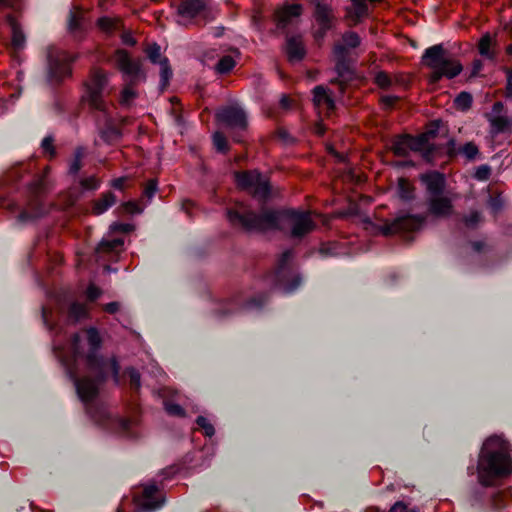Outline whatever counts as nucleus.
<instances>
[{
    "mask_svg": "<svg viewBox=\"0 0 512 512\" xmlns=\"http://www.w3.org/2000/svg\"><path fill=\"white\" fill-rule=\"evenodd\" d=\"M101 336L96 328H89L74 334L63 347H55L56 355L73 380L79 398L85 403L87 412L100 425L113 428L125 437H136L137 422L132 419L112 417L104 406L92 404L98 394V387L106 377L112 375L119 383V366L115 358L98 357Z\"/></svg>",
    "mask_w": 512,
    "mask_h": 512,
    "instance_id": "nucleus-1",
    "label": "nucleus"
},
{
    "mask_svg": "<svg viewBox=\"0 0 512 512\" xmlns=\"http://www.w3.org/2000/svg\"><path fill=\"white\" fill-rule=\"evenodd\" d=\"M227 217L233 226L247 231L289 228L291 236L295 238L302 237L315 228L310 212L295 210L279 212L262 208L260 213H256L243 202H237L234 207L228 209Z\"/></svg>",
    "mask_w": 512,
    "mask_h": 512,
    "instance_id": "nucleus-2",
    "label": "nucleus"
},
{
    "mask_svg": "<svg viewBox=\"0 0 512 512\" xmlns=\"http://www.w3.org/2000/svg\"><path fill=\"white\" fill-rule=\"evenodd\" d=\"M478 480L483 486H492L498 479L512 473L509 444L499 436L488 438L478 461Z\"/></svg>",
    "mask_w": 512,
    "mask_h": 512,
    "instance_id": "nucleus-3",
    "label": "nucleus"
},
{
    "mask_svg": "<svg viewBox=\"0 0 512 512\" xmlns=\"http://www.w3.org/2000/svg\"><path fill=\"white\" fill-rule=\"evenodd\" d=\"M424 64L432 70L430 81L438 82L442 77L452 79L462 71L459 61L448 56L441 44L426 49L423 55Z\"/></svg>",
    "mask_w": 512,
    "mask_h": 512,
    "instance_id": "nucleus-4",
    "label": "nucleus"
},
{
    "mask_svg": "<svg viewBox=\"0 0 512 512\" xmlns=\"http://www.w3.org/2000/svg\"><path fill=\"white\" fill-rule=\"evenodd\" d=\"M108 84V74L103 70L94 69L91 71L88 80L85 82V93L83 99L92 109L107 115L108 105L104 100V92Z\"/></svg>",
    "mask_w": 512,
    "mask_h": 512,
    "instance_id": "nucleus-5",
    "label": "nucleus"
},
{
    "mask_svg": "<svg viewBox=\"0 0 512 512\" xmlns=\"http://www.w3.org/2000/svg\"><path fill=\"white\" fill-rule=\"evenodd\" d=\"M112 60L122 73L124 82L138 84L146 79V74L142 69V60L132 58L127 51L121 49L115 51Z\"/></svg>",
    "mask_w": 512,
    "mask_h": 512,
    "instance_id": "nucleus-6",
    "label": "nucleus"
},
{
    "mask_svg": "<svg viewBox=\"0 0 512 512\" xmlns=\"http://www.w3.org/2000/svg\"><path fill=\"white\" fill-rule=\"evenodd\" d=\"M235 180L238 187L247 191L258 200H265L270 194L267 177L257 171L236 172Z\"/></svg>",
    "mask_w": 512,
    "mask_h": 512,
    "instance_id": "nucleus-7",
    "label": "nucleus"
},
{
    "mask_svg": "<svg viewBox=\"0 0 512 512\" xmlns=\"http://www.w3.org/2000/svg\"><path fill=\"white\" fill-rule=\"evenodd\" d=\"M74 58L66 51L57 48L48 50L49 77L55 82L71 75V63Z\"/></svg>",
    "mask_w": 512,
    "mask_h": 512,
    "instance_id": "nucleus-8",
    "label": "nucleus"
},
{
    "mask_svg": "<svg viewBox=\"0 0 512 512\" xmlns=\"http://www.w3.org/2000/svg\"><path fill=\"white\" fill-rule=\"evenodd\" d=\"M134 502L136 505L134 512H153L163 505L164 498L157 486L147 484L143 487L140 494L134 495ZM117 512H121V510L118 509Z\"/></svg>",
    "mask_w": 512,
    "mask_h": 512,
    "instance_id": "nucleus-9",
    "label": "nucleus"
},
{
    "mask_svg": "<svg viewBox=\"0 0 512 512\" xmlns=\"http://www.w3.org/2000/svg\"><path fill=\"white\" fill-rule=\"evenodd\" d=\"M43 189V180L37 181L31 187V199L29 200L27 207L20 212L18 220L20 222H26L32 219L43 216L48 212L47 206L44 204L41 192Z\"/></svg>",
    "mask_w": 512,
    "mask_h": 512,
    "instance_id": "nucleus-10",
    "label": "nucleus"
},
{
    "mask_svg": "<svg viewBox=\"0 0 512 512\" xmlns=\"http://www.w3.org/2000/svg\"><path fill=\"white\" fill-rule=\"evenodd\" d=\"M360 44V38L355 32H347L342 37V43L334 47V55L337 59L336 70L340 76L347 70L346 59L349 49L356 48Z\"/></svg>",
    "mask_w": 512,
    "mask_h": 512,
    "instance_id": "nucleus-11",
    "label": "nucleus"
},
{
    "mask_svg": "<svg viewBox=\"0 0 512 512\" xmlns=\"http://www.w3.org/2000/svg\"><path fill=\"white\" fill-rule=\"evenodd\" d=\"M216 117L219 122L230 128L243 130L247 126L246 113L238 106L224 107L217 112Z\"/></svg>",
    "mask_w": 512,
    "mask_h": 512,
    "instance_id": "nucleus-12",
    "label": "nucleus"
},
{
    "mask_svg": "<svg viewBox=\"0 0 512 512\" xmlns=\"http://www.w3.org/2000/svg\"><path fill=\"white\" fill-rule=\"evenodd\" d=\"M424 222V219L420 216L415 215H404L397 217L391 224L386 225L383 228L385 235L398 233V232H409L419 229Z\"/></svg>",
    "mask_w": 512,
    "mask_h": 512,
    "instance_id": "nucleus-13",
    "label": "nucleus"
},
{
    "mask_svg": "<svg viewBox=\"0 0 512 512\" xmlns=\"http://www.w3.org/2000/svg\"><path fill=\"white\" fill-rule=\"evenodd\" d=\"M293 257L291 250H287L282 253L277 262L276 277L279 283L283 286L285 292H293L301 283V279L298 275L292 277V283L288 284L285 281L287 276V265Z\"/></svg>",
    "mask_w": 512,
    "mask_h": 512,
    "instance_id": "nucleus-14",
    "label": "nucleus"
},
{
    "mask_svg": "<svg viewBox=\"0 0 512 512\" xmlns=\"http://www.w3.org/2000/svg\"><path fill=\"white\" fill-rule=\"evenodd\" d=\"M422 147V137L415 138L410 135H401L393 140L391 149L397 156H407L410 151H419Z\"/></svg>",
    "mask_w": 512,
    "mask_h": 512,
    "instance_id": "nucleus-15",
    "label": "nucleus"
},
{
    "mask_svg": "<svg viewBox=\"0 0 512 512\" xmlns=\"http://www.w3.org/2000/svg\"><path fill=\"white\" fill-rule=\"evenodd\" d=\"M302 6L300 4H291L279 8L275 13V19L279 28H286L301 15Z\"/></svg>",
    "mask_w": 512,
    "mask_h": 512,
    "instance_id": "nucleus-16",
    "label": "nucleus"
},
{
    "mask_svg": "<svg viewBox=\"0 0 512 512\" xmlns=\"http://www.w3.org/2000/svg\"><path fill=\"white\" fill-rule=\"evenodd\" d=\"M313 102L320 114L329 116L335 107L334 101L323 86H317L313 90Z\"/></svg>",
    "mask_w": 512,
    "mask_h": 512,
    "instance_id": "nucleus-17",
    "label": "nucleus"
},
{
    "mask_svg": "<svg viewBox=\"0 0 512 512\" xmlns=\"http://www.w3.org/2000/svg\"><path fill=\"white\" fill-rule=\"evenodd\" d=\"M453 205L449 197L438 195L429 197L428 211L437 217H447L452 213Z\"/></svg>",
    "mask_w": 512,
    "mask_h": 512,
    "instance_id": "nucleus-18",
    "label": "nucleus"
},
{
    "mask_svg": "<svg viewBox=\"0 0 512 512\" xmlns=\"http://www.w3.org/2000/svg\"><path fill=\"white\" fill-rule=\"evenodd\" d=\"M422 182L426 185L430 197L442 195L445 188V177L443 174L433 171L421 176Z\"/></svg>",
    "mask_w": 512,
    "mask_h": 512,
    "instance_id": "nucleus-19",
    "label": "nucleus"
},
{
    "mask_svg": "<svg viewBox=\"0 0 512 512\" xmlns=\"http://www.w3.org/2000/svg\"><path fill=\"white\" fill-rule=\"evenodd\" d=\"M6 19L11 29V46L15 51H19L25 47V34L12 14L8 13Z\"/></svg>",
    "mask_w": 512,
    "mask_h": 512,
    "instance_id": "nucleus-20",
    "label": "nucleus"
},
{
    "mask_svg": "<svg viewBox=\"0 0 512 512\" xmlns=\"http://www.w3.org/2000/svg\"><path fill=\"white\" fill-rule=\"evenodd\" d=\"M85 15L86 12L78 7H74L70 11L68 28L69 31L75 36L82 33L86 28L87 20Z\"/></svg>",
    "mask_w": 512,
    "mask_h": 512,
    "instance_id": "nucleus-21",
    "label": "nucleus"
},
{
    "mask_svg": "<svg viewBox=\"0 0 512 512\" xmlns=\"http://www.w3.org/2000/svg\"><path fill=\"white\" fill-rule=\"evenodd\" d=\"M208 1L209 0H182L178 7L179 14L184 17L193 18L206 8Z\"/></svg>",
    "mask_w": 512,
    "mask_h": 512,
    "instance_id": "nucleus-22",
    "label": "nucleus"
},
{
    "mask_svg": "<svg viewBox=\"0 0 512 512\" xmlns=\"http://www.w3.org/2000/svg\"><path fill=\"white\" fill-rule=\"evenodd\" d=\"M286 51L290 61H299L304 57L305 50L299 36L289 37L286 43Z\"/></svg>",
    "mask_w": 512,
    "mask_h": 512,
    "instance_id": "nucleus-23",
    "label": "nucleus"
},
{
    "mask_svg": "<svg viewBox=\"0 0 512 512\" xmlns=\"http://www.w3.org/2000/svg\"><path fill=\"white\" fill-rule=\"evenodd\" d=\"M315 18L320 25L322 33H325L331 27L333 19L332 10L329 6L321 3L316 4Z\"/></svg>",
    "mask_w": 512,
    "mask_h": 512,
    "instance_id": "nucleus-24",
    "label": "nucleus"
},
{
    "mask_svg": "<svg viewBox=\"0 0 512 512\" xmlns=\"http://www.w3.org/2000/svg\"><path fill=\"white\" fill-rule=\"evenodd\" d=\"M352 5L348 8V17L354 22H359L368 15V5L366 0H351Z\"/></svg>",
    "mask_w": 512,
    "mask_h": 512,
    "instance_id": "nucleus-25",
    "label": "nucleus"
},
{
    "mask_svg": "<svg viewBox=\"0 0 512 512\" xmlns=\"http://www.w3.org/2000/svg\"><path fill=\"white\" fill-rule=\"evenodd\" d=\"M116 202V197L113 193L107 192L102 195L100 199L95 201L92 212L95 215H100L106 212Z\"/></svg>",
    "mask_w": 512,
    "mask_h": 512,
    "instance_id": "nucleus-26",
    "label": "nucleus"
},
{
    "mask_svg": "<svg viewBox=\"0 0 512 512\" xmlns=\"http://www.w3.org/2000/svg\"><path fill=\"white\" fill-rule=\"evenodd\" d=\"M239 56L237 50L233 51V55L222 56L215 66V70L220 74H226L230 72L236 65V57Z\"/></svg>",
    "mask_w": 512,
    "mask_h": 512,
    "instance_id": "nucleus-27",
    "label": "nucleus"
},
{
    "mask_svg": "<svg viewBox=\"0 0 512 512\" xmlns=\"http://www.w3.org/2000/svg\"><path fill=\"white\" fill-rule=\"evenodd\" d=\"M97 25L99 29L107 34H112L122 28V23L119 18L102 17L98 19Z\"/></svg>",
    "mask_w": 512,
    "mask_h": 512,
    "instance_id": "nucleus-28",
    "label": "nucleus"
},
{
    "mask_svg": "<svg viewBox=\"0 0 512 512\" xmlns=\"http://www.w3.org/2000/svg\"><path fill=\"white\" fill-rule=\"evenodd\" d=\"M492 46V38L488 34L484 35L479 41V53L486 58L493 59L494 51L492 49Z\"/></svg>",
    "mask_w": 512,
    "mask_h": 512,
    "instance_id": "nucleus-29",
    "label": "nucleus"
},
{
    "mask_svg": "<svg viewBox=\"0 0 512 512\" xmlns=\"http://www.w3.org/2000/svg\"><path fill=\"white\" fill-rule=\"evenodd\" d=\"M25 169L23 168V165H17L13 168H11L3 177V179L0 182L1 187H5L16 181L17 179L21 178V173Z\"/></svg>",
    "mask_w": 512,
    "mask_h": 512,
    "instance_id": "nucleus-30",
    "label": "nucleus"
},
{
    "mask_svg": "<svg viewBox=\"0 0 512 512\" xmlns=\"http://www.w3.org/2000/svg\"><path fill=\"white\" fill-rule=\"evenodd\" d=\"M88 313V307L85 303L73 302L69 308V317L75 321L84 318Z\"/></svg>",
    "mask_w": 512,
    "mask_h": 512,
    "instance_id": "nucleus-31",
    "label": "nucleus"
},
{
    "mask_svg": "<svg viewBox=\"0 0 512 512\" xmlns=\"http://www.w3.org/2000/svg\"><path fill=\"white\" fill-rule=\"evenodd\" d=\"M160 87L161 89H165L168 84H169V81L172 77V70L169 66V63H168V59L167 58H164L162 61H160Z\"/></svg>",
    "mask_w": 512,
    "mask_h": 512,
    "instance_id": "nucleus-32",
    "label": "nucleus"
},
{
    "mask_svg": "<svg viewBox=\"0 0 512 512\" xmlns=\"http://www.w3.org/2000/svg\"><path fill=\"white\" fill-rule=\"evenodd\" d=\"M489 122L496 133L504 132L510 128V122L505 116H491Z\"/></svg>",
    "mask_w": 512,
    "mask_h": 512,
    "instance_id": "nucleus-33",
    "label": "nucleus"
},
{
    "mask_svg": "<svg viewBox=\"0 0 512 512\" xmlns=\"http://www.w3.org/2000/svg\"><path fill=\"white\" fill-rule=\"evenodd\" d=\"M137 84H130L129 82H125V86L121 92L120 103L122 105H129L132 100L136 97L137 93L134 89V86Z\"/></svg>",
    "mask_w": 512,
    "mask_h": 512,
    "instance_id": "nucleus-34",
    "label": "nucleus"
},
{
    "mask_svg": "<svg viewBox=\"0 0 512 512\" xmlns=\"http://www.w3.org/2000/svg\"><path fill=\"white\" fill-rule=\"evenodd\" d=\"M398 193L402 199H410L413 194V187L411 183L404 178H400L398 180Z\"/></svg>",
    "mask_w": 512,
    "mask_h": 512,
    "instance_id": "nucleus-35",
    "label": "nucleus"
},
{
    "mask_svg": "<svg viewBox=\"0 0 512 512\" xmlns=\"http://www.w3.org/2000/svg\"><path fill=\"white\" fill-rule=\"evenodd\" d=\"M457 109L465 111L470 108L472 104V96L467 92H461L454 100Z\"/></svg>",
    "mask_w": 512,
    "mask_h": 512,
    "instance_id": "nucleus-36",
    "label": "nucleus"
},
{
    "mask_svg": "<svg viewBox=\"0 0 512 512\" xmlns=\"http://www.w3.org/2000/svg\"><path fill=\"white\" fill-rule=\"evenodd\" d=\"M145 52L149 60L154 64H160V61H162L165 58L162 57L161 48L157 44L147 46Z\"/></svg>",
    "mask_w": 512,
    "mask_h": 512,
    "instance_id": "nucleus-37",
    "label": "nucleus"
},
{
    "mask_svg": "<svg viewBox=\"0 0 512 512\" xmlns=\"http://www.w3.org/2000/svg\"><path fill=\"white\" fill-rule=\"evenodd\" d=\"M124 241L120 238L112 240H103L98 247L100 252L115 251L123 245Z\"/></svg>",
    "mask_w": 512,
    "mask_h": 512,
    "instance_id": "nucleus-38",
    "label": "nucleus"
},
{
    "mask_svg": "<svg viewBox=\"0 0 512 512\" xmlns=\"http://www.w3.org/2000/svg\"><path fill=\"white\" fill-rule=\"evenodd\" d=\"M83 156H84V149L78 148L75 151L74 159L72 160V162L70 163V166H69V172L71 174L78 173V171L81 168V160H82Z\"/></svg>",
    "mask_w": 512,
    "mask_h": 512,
    "instance_id": "nucleus-39",
    "label": "nucleus"
},
{
    "mask_svg": "<svg viewBox=\"0 0 512 512\" xmlns=\"http://www.w3.org/2000/svg\"><path fill=\"white\" fill-rule=\"evenodd\" d=\"M375 82L383 89H387L392 85V79L385 72H378L375 76Z\"/></svg>",
    "mask_w": 512,
    "mask_h": 512,
    "instance_id": "nucleus-40",
    "label": "nucleus"
},
{
    "mask_svg": "<svg viewBox=\"0 0 512 512\" xmlns=\"http://www.w3.org/2000/svg\"><path fill=\"white\" fill-rule=\"evenodd\" d=\"M213 143L218 151L225 152L227 150V139L222 133L216 132L213 135Z\"/></svg>",
    "mask_w": 512,
    "mask_h": 512,
    "instance_id": "nucleus-41",
    "label": "nucleus"
},
{
    "mask_svg": "<svg viewBox=\"0 0 512 512\" xmlns=\"http://www.w3.org/2000/svg\"><path fill=\"white\" fill-rule=\"evenodd\" d=\"M127 374L129 376L130 386L133 390L137 391L140 388V374L134 368L127 369Z\"/></svg>",
    "mask_w": 512,
    "mask_h": 512,
    "instance_id": "nucleus-42",
    "label": "nucleus"
},
{
    "mask_svg": "<svg viewBox=\"0 0 512 512\" xmlns=\"http://www.w3.org/2000/svg\"><path fill=\"white\" fill-rule=\"evenodd\" d=\"M197 424L199 427H201L203 430H204V433L206 436H212L214 434V427L212 424H210L208 422V420L203 417V416H199L197 418Z\"/></svg>",
    "mask_w": 512,
    "mask_h": 512,
    "instance_id": "nucleus-43",
    "label": "nucleus"
},
{
    "mask_svg": "<svg viewBox=\"0 0 512 512\" xmlns=\"http://www.w3.org/2000/svg\"><path fill=\"white\" fill-rule=\"evenodd\" d=\"M81 186L86 190H95L100 186V181L95 176H90L81 181Z\"/></svg>",
    "mask_w": 512,
    "mask_h": 512,
    "instance_id": "nucleus-44",
    "label": "nucleus"
},
{
    "mask_svg": "<svg viewBox=\"0 0 512 512\" xmlns=\"http://www.w3.org/2000/svg\"><path fill=\"white\" fill-rule=\"evenodd\" d=\"M120 131L115 127L108 126L106 130L102 131V137L106 141H114L120 137Z\"/></svg>",
    "mask_w": 512,
    "mask_h": 512,
    "instance_id": "nucleus-45",
    "label": "nucleus"
},
{
    "mask_svg": "<svg viewBox=\"0 0 512 512\" xmlns=\"http://www.w3.org/2000/svg\"><path fill=\"white\" fill-rule=\"evenodd\" d=\"M461 152L468 158L473 159L478 154V148L475 144L469 142L466 143L462 149Z\"/></svg>",
    "mask_w": 512,
    "mask_h": 512,
    "instance_id": "nucleus-46",
    "label": "nucleus"
},
{
    "mask_svg": "<svg viewBox=\"0 0 512 512\" xmlns=\"http://www.w3.org/2000/svg\"><path fill=\"white\" fill-rule=\"evenodd\" d=\"M22 7V0H0V9L11 8L13 11H19Z\"/></svg>",
    "mask_w": 512,
    "mask_h": 512,
    "instance_id": "nucleus-47",
    "label": "nucleus"
},
{
    "mask_svg": "<svg viewBox=\"0 0 512 512\" xmlns=\"http://www.w3.org/2000/svg\"><path fill=\"white\" fill-rule=\"evenodd\" d=\"M481 221V214L477 211L471 212L465 217L464 222L468 227H474Z\"/></svg>",
    "mask_w": 512,
    "mask_h": 512,
    "instance_id": "nucleus-48",
    "label": "nucleus"
},
{
    "mask_svg": "<svg viewBox=\"0 0 512 512\" xmlns=\"http://www.w3.org/2000/svg\"><path fill=\"white\" fill-rule=\"evenodd\" d=\"M157 190V182L156 180H149L147 182V184L145 185V188H144V191H143V194L148 198V199H151L155 192Z\"/></svg>",
    "mask_w": 512,
    "mask_h": 512,
    "instance_id": "nucleus-49",
    "label": "nucleus"
},
{
    "mask_svg": "<svg viewBox=\"0 0 512 512\" xmlns=\"http://www.w3.org/2000/svg\"><path fill=\"white\" fill-rule=\"evenodd\" d=\"M165 410L170 415L182 416L184 414L182 407L173 403H165Z\"/></svg>",
    "mask_w": 512,
    "mask_h": 512,
    "instance_id": "nucleus-50",
    "label": "nucleus"
},
{
    "mask_svg": "<svg viewBox=\"0 0 512 512\" xmlns=\"http://www.w3.org/2000/svg\"><path fill=\"white\" fill-rule=\"evenodd\" d=\"M101 295V290L95 285L91 284L86 290V296L89 301L96 300Z\"/></svg>",
    "mask_w": 512,
    "mask_h": 512,
    "instance_id": "nucleus-51",
    "label": "nucleus"
},
{
    "mask_svg": "<svg viewBox=\"0 0 512 512\" xmlns=\"http://www.w3.org/2000/svg\"><path fill=\"white\" fill-rule=\"evenodd\" d=\"M125 212L130 214H137L142 212V208L136 202L129 201L122 205Z\"/></svg>",
    "mask_w": 512,
    "mask_h": 512,
    "instance_id": "nucleus-52",
    "label": "nucleus"
},
{
    "mask_svg": "<svg viewBox=\"0 0 512 512\" xmlns=\"http://www.w3.org/2000/svg\"><path fill=\"white\" fill-rule=\"evenodd\" d=\"M490 176V168L486 165L478 167L475 173V177L478 180H487Z\"/></svg>",
    "mask_w": 512,
    "mask_h": 512,
    "instance_id": "nucleus-53",
    "label": "nucleus"
},
{
    "mask_svg": "<svg viewBox=\"0 0 512 512\" xmlns=\"http://www.w3.org/2000/svg\"><path fill=\"white\" fill-rule=\"evenodd\" d=\"M389 512H418L415 509L408 508L403 502H396L390 509Z\"/></svg>",
    "mask_w": 512,
    "mask_h": 512,
    "instance_id": "nucleus-54",
    "label": "nucleus"
},
{
    "mask_svg": "<svg viewBox=\"0 0 512 512\" xmlns=\"http://www.w3.org/2000/svg\"><path fill=\"white\" fill-rule=\"evenodd\" d=\"M111 228L115 231H121V232H124V233H128L130 231H132L133 229V226L131 224H128V223H114Z\"/></svg>",
    "mask_w": 512,
    "mask_h": 512,
    "instance_id": "nucleus-55",
    "label": "nucleus"
},
{
    "mask_svg": "<svg viewBox=\"0 0 512 512\" xmlns=\"http://www.w3.org/2000/svg\"><path fill=\"white\" fill-rule=\"evenodd\" d=\"M126 181H127L126 177H120V178L114 179L111 182V186L115 189L122 190L124 188Z\"/></svg>",
    "mask_w": 512,
    "mask_h": 512,
    "instance_id": "nucleus-56",
    "label": "nucleus"
},
{
    "mask_svg": "<svg viewBox=\"0 0 512 512\" xmlns=\"http://www.w3.org/2000/svg\"><path fill=\"white\" fill-rule=\"evenodd\" d=\"M0 208H6L8 210L14 211L16 204L6 198H0Z\"/></svg>",
    "mask_w": 512,
    "mask_h": 512,
    "instance_id": "nucleus-57",
    "label": "nucleus"
},
{
    "mask_svg": "<svg viewBox=\"0 0 512 512\" xmlns=\"http://www.w3.org/2000/svg\"><path fill=\"white\" fill-rule=\"evenodd\" d=\"M120 304L118 302H110L104 306L107 313L114 314L119 310Z\"/></svg>",
    "mask_w": 512,
    "mask_h": 512,
    "instance_id": "nucleus-58",
    "label": "nucleus"
},
{
    "mask_svg": "<svg viewBox=\"0 0 512 512\" xmlns=\"http://www.w3.org/2000/svg\"><path fill=\"white\" fill-rule=\"evenodd\" d=\"M52 138L50 137H46L43 139L42 141V147L45 151L47 152H50L51 154H53V146H52Z\"/></svg>",
    "mask_w": 512,
    "mask_h": 512,
    "instance_id": "nucleus-59",
    "label": "nucleus"
},
{
    "mask_svg": "<svg viewBox=\"0 0 512 512\" xmlns=\"http://www.w3.org/2000/svg\"><path fill=\"white\" fill-rule=\"evenodd\" d=\"M280 105L284 109H289L292 106V100L290 99V97L283 95L280 100Z\"/></svg>",
    "mask_w": 512,
    "mask_h": 512,
    "instance_id": "nucleus-60",
    "label": "nucleus"
},
{
    "mask_svg": "<svg viewBox=\"0 0 512 512\" xmlns=\"http://www.w3.org/2000/svg\"><path fill=\"white\" fill-rule=\"evenodd\" d=\"M121 38H122V41H123L124 44H127V45H134L135 44V41H134L132 35L129 34V33L123 32L121 34Z\"/></svg>",
    "mask_w": 512,
    "mask_h": 512,
    "instance_id": "nucleus-61",
    "label": "nucleus"
},
{
    "mask_svg": "<svg viewBox=\"0 0 512 512\" xmlns=\"http://www.w3.org/2000/svg\"><path fill=\"white\" fill-rule=\"evenodd\" d=\"M507 94L508 96H512V68L507 74Z\"/></svg>",
    "mask_w": 512,
    "mask_h": 512,
    "instance_id": "nucleus-62",
    "label": "nucleus"
},
{
    "mask_svg": "<svg viewBox=\"0 0 512 512\" xmlns=\"http://www.w3.org/2000/svg\"><path fill=\"white\" fill-rule=\"evenodd\" d=\"M396 100H397V97H394V96H385L382 98L383 103L387 106H392Z\"/></svg>",
    "mask_w": 512,
    "mask_h": 512,
    "instance_id": "nucleus-63",
    "label": "nucleus"
},
{
    "mask_svg": "<svg viewBox=\"0 0 512 512\" xmlns=\"http://www.w3.org/2000/svg\"><path fill=\"white\" fill-rule=\"evenodd\" d=\"M489 204L493 211H497L500 208V201L496 198H491Z\"/></svg>",
    "mask_w": 512,
    "mask_h": 512,
    "instance_id": "nucleus-64",
    "label": "nucleus"
}]
</instances>
